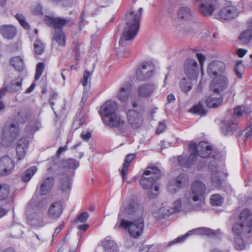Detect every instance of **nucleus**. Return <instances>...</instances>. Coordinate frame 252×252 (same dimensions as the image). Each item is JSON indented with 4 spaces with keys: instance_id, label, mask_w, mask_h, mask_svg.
Instances as JSON below:
<instances>
[{
    "instance_id": "f257e3e1",
    "label": "nucleus",
    "mask_w": 252,
    "mask_h": 252,
    "mask_svg": "<svg viewBox=\"0 0 252 252\" xmlns=\"http://www.w3.org/2000/svg\"><path fill=\"white\" fill-rule=\"evenodd\" d=\"M143 208L138 203L131 202L127 205L123 204L118 214V220H120L119 227L127 230L131 237L137 238L143 232Z\"/></svg>"
},
{
    "instance_id": "f03ea898",
    "label": "nucleus",
    "mask_w": 252,
    "mask_h": 252,
    "mask_svg": "<svg viewBox=\"0 0 252 252\" xmlns=\"http://www.w3.org/2000/svg\"><path fill=\"white\" fill-rule=\"evenodd\" d=\"M161 175L160 171L156 166L149 167L144 171L140 180V185L142 189L148 190L147 195L149 198L154 199L158 194L159 188L153 186Z\"/></svg>"
},
{
    "instance_id": "7ed1b4c3",
    "label": "nucleus",
    "mask_w": 252,
    "mask_h": 252,
    "mask_svg": "<svg viewBox=\"0 0 252 252\" xmlns=\"http://www.w3.org/2000/svg\"><path fill=\"white\" fill-rule=\"evenodd\" d=\"M143 8L140 7L137 11H131L126 16V27L125 28L119 44L124 45L125 41L133 39L137 34L140 26V18Z\"/></svg>"
},
{
    "instance_id": "20e7f679",
    "label": "nucleus",
    "mask_w": 252,
    "mask_h": 252,
    "mask_svg": "<svg viewBox=\"0 0 252 252\" xmlns=\"http://www.w3.org/2000/svg\"><path fill=\"white\" fill-rule=\"evenodd\" d=\"M240 223L234 224L232 231L235 235H244L247 238H252V210L245 209L239 216Z\"/></svg>"
},
{
    "instance_id": "39448f33",
    "label": "nucleus",
    "mask_w": 252,
    "mask_h": 252,
    "mask_svg": "<svg viewBox=\"0 0 252 252\" xmlns=\"http://www.w3.org/2000/svg\"><path fill=\"white\" fill-rule=\"evenodd\" d=\"M102 121L104 124L114 128L117 134L125 135L129 129V126L124 118L117 113L105 116Z\"/></svg>"
},
{
    "instance_id": "423d86ee",
    "label": "nucleus",
    "mask_w": 252,
    "mask_h": 252,
    "mask_svg": "<svg viewBox=\"0 0 252 252\" xmlns=\"http://www.w3.org/2000/svg\"><path fill=\"white\" fill-rule=\"evenodd\" d=\"M206 190V186L201 181L195 180L191 186V191L186 193L190 195L191 202L197 207H201L204 204V194Z\"/></svg>"
},
{
    "instance_id": "0eeeda50",
    "label": "nucleus",
    "mask_w": 252,
    "mask_h": 252,
    "mask_svg": "<svg viewBox=\"0 0 252 252\" xmlns=\"http://www.w3.org/2000/svg\"><path fill=\"white\" fill-rule=\"evenodd\" d=\"M26 214L27 220L31 225L36 227L44 226L43 213L38 208H32L29 206L26 209Z\"/></svg>"
},
{
    "instance_id": "6e6552de",
    "label": "nucleus",
    "mask_w": 252,
    "mask_h": 252,
    "mask_svg": "<svg viewBox=\"0 0 252 252\" xmlns=\"http://www.w3.org/2000/svg\"><path fill=\"white\" fill-rule=\"evenodd\" d=\"M45 22L55 29V31L63 30L64 26L70 27L74 24L73 19L70 17L47 16L44 19Z\"/></svg>"
},
{
    "instance_id": "1a4fd4ad",
    "label": "nucleus",
    "mask_w": 252,
    "mask_h": 252,
    "mask_svg": "<svg viewBox=\"0 0 252 252\" xmlns=\"http://www.w3.org/2000/svg\"><path fill=\"white\" fill-rule=\"evenodd\" d=\"M154 69V66L152 63H143L136 70V79L140 81L146 80L152 76Z\"/></svg>"
},
{
    "instance_id": "9d476101",
    "label": "nucleus",
    "mask_w": 252,
    "mask_h": 252,
    "mask_svg": "<svg viewBox=\"0 0 252 252\" xmlns=\"http://www.w3.org/2000/svg\"><path fill=\"white\" fill-rule=\"evenodd\" d=\"M198 234V235H214L215 232L213 230L206 227H199L196 229H193L191 230L188 231L184 235L180 236L175 239L172 241L169 242L168 246H170L173 244H177L178 243H181L185 241V240L190 235L192 234Z\"/></svg>"
},
{
    "instance_id": "9b49d317",
    "label": "nucleus",
    "mask_w": 252,
    "mask_h": 252,
    "mask_svg": "<svg viewBox=\"0 0 252 252\" xmlns=\"http://www.w3.org/2000/svg\"><path fill=\"white\" fill-rule=\"evenodd\" d=\"M190 195L185 194L183 201L179 199L175 201L173 204V207L171 208L175 212L181 211H187L193 209L194 204L191 202Z\"/></svg>"
},
{
    "instance_id": "f8f14e48",
    "label": "nucleus",
    "mask_w": 252,
    "mask_h": 252,
    "mask_svg": "<svg viewBox=\"0 0 252 252\" xmlns=\"http://www.w3.org/2000/svg\"><path fill=\"white\" fill-rule=\"evenodd\" d=\"M225 65L220 61H213L208 65L207 72L210 77H219L224 71Z\"/></svg>"
},
{
    "instance_id": "ddd939ff",
    "label": "nucleus",
    "mask_w": 252,
    "mask_h": 252,
    "mask_svg": "<svg viewBox=\"0 0 252 252\" xmlns=\"http://www.w3.org/2000/svg\"><path fill=\"white\" fill-rule=\"evenodd\" d=\"M18 128L14 124H11L10 126L6 125L3 130L2 141L4 144V140H7L9 143L13 142L16 139L18 133Z\"/></svg>"
},
{
    "instance_id": "4468645a",
    "label": "nucleus",
    "mask_w": 252,
    "mask_h": 252,
    "mask_svg": "<svg viewBox=\"0 0 252 252\" xmlns=\"http://www.w3.org/2000/svg\"><path fill=\"white\" fill-rule=\"evenodd\" d=\"M228 87V80L227 77L225 75H220L214 81L212 90L214 94H221Z\"/></svg>"
},
{
    "instance_id": "2eb2a0df",
    "label": "nucleus",
    "mask_w": 252,
    "mask_h": 252,
    "mask_svg": "<svg viewBox=\"0 0 252 252\" xmlns=\"http://www.w3.org/2000/svg\"><path fill=\"white\" fill-rule=\"evenodd\" d=\"M187 181L185 174H180L175 179H172L167 186L168 191L171 193H174L185 184Z\"/></svg>"
},
{
    "instance_id": "dca6fc26",
    "label": "nucleus",
    "mask_w": 252,
    "mask_h": 252,
    "mask_svg": "<svg viewBox=\"0 0 252 252\" xmlns=\"http://www.w3.org/2000/svg\"><path fill=\"white\" fill-rule=\"evenodd\" d=\"M14 166L13 161L7 156L0 158V175L5 176L9 174Z\"/></svg>"
},
{
    "instance_id": "f3484780",
    "label": "nucleus",
    "mask_w": 252,
    "mask_h": 252,
    "mask_svg": "<svg viewBox=\"0 0 252 252\" xmlns=\"http://www.w3.org/2000/svg\"><path fill=\"white\" fill-rule=\"evenodd\" d=\"M118 106L117 103L113 100L106 101L100 108L99 110L100 115L102 120L105 116H110L116 113Z\"/></svg>"
},
{
    "instance_id": "a211bd4d",
    "label": "nucleus",
    "mask_w": 252,
    "mask_h": 252,
    "mask_svg": "<svg viewBox=\"0 0 252 252\" xmlns=\"http://www.w3.org/2000/svg\"><path fill=\"white\" fill-rule=\"evenodd\" d=\"M209 167L212 172L211 182L212 185L215 188H220L222 183L220 178V173L216 165V162L215 160L210 161Z\"/></svg>"
},
{
    "instance_id": "6ab92c4d",
    "label": "nucleus",
    "mask_w": 252,
    "mask_h": 252,
    "mask_svg": "<svg viewBox=\"0 0 252 252\" xmlns=\"http://www.w3.org/2000/svg\"><path fill=\"white\" fill-rule=\"evenodd\" d=\"M129 124L133 128H137L142 123V119L139 113L135 110H129L126 114Z\"/></svg>"
},
{
    "instance_id": "aec40b11",
    "label": "nucleus",
    "mask_w": 252,
    "mask_h": 252,
    "mask_svg": "<svg viewBox=\"0 0 252 252\" xmlns=\"http://www.w3.org/2000/svg\"><path fill=\"white\" fill-rule=\"evenodd\" d=\"M197 63L193 59H188L184 65L185 73L188 78L192 79L195 78L197 75Z\"/></svg>"
},
{
    "instance_id": "412c9836",
    "label": "nucleus",
    "mask_w": 252,
    "mask_h": 252,
    "mask_svg": "<svg viewBox=\"0 0 252 252\" xmlns=\"http://www.w3.org/2000/svg\"><path fill=\"white\" fill-rule=\"evenodd\" d=\"M238 15L237 8L233 6H228L221 9L219 12V17L224 20L235 18Z\"/></svg>"
},
{
    "instance_id": "4be33fe9",
    "label": "nucleus",
    "mask_w": 252,
    "mask_h": 252,
    "mask_svg": "<svg viewBox=\"0 0 252 252\" xmlns=\"http://www.w3.org/2000/svg\"><path fill=\"white\" fill-rule=\"evenodd\" d=\"M222 124L223 126L221 128V132L225 136L233 135L238 127L237 123L233 119H225Z\"/></svg>"
},
{
    "instance_id": "5701e85b",
    "label": "nucleus",
    "mask_w": 252,
    "mask_h": 252,
    "mask_svg": "<svg viewBox=\"0 0 252 252\" xmlns=\"http://www.w3.org/2000/svg\"><path fill=\"white\" fill-rule=\"evenodd\" d=\"M132 92V86L129 82H125L118 92V97L121 102L126 101Z\"/></svg>"
},
{
    "instance_id": "b1692460",
    "label": "nucleus",
    "mask_w": 252,
    "mask_h": 252,
    "mask_svg": "<svg viewBox=\"0 0 252 252\" xmlns=\"http://www.w3.org/2000/svg\"><path fill=\"white\" fill-rule=\"evenodd\" d=\"M63 212V205L60 202H55L50 206L48 211V217L56 219L60 217Z\"/></svg>"
},
{
    "instance_id": "393cba45",
    "label": "nucleus",
    "mask_w": 252,
    "mask_h": 252,
    "mask_svg": "<svg viewBox=\"0 0 252 252\" xmlns=\"http://www.w3.org/2000/svg\"><path fill=\"white\" fill-rule=\"evenodd\" d=\"M215 10V4L212 0H204L199 7V12L204 16H211Z\"/></svg>"
},
{
    "instance_id": "a878e982",
    "label": "nucleus",
    "mask_w": 252,
    "mask_h": 252,
    "mask_svg": "<svg viewBox=\"0 0 252 252\" xmlns=\"http://www.w3.org/2000/svg\"><path fill=\"white\" fill-rule=\"evenodd\" d=\"M54 185V179L53 177H45L40 186V194L42 195H45L49 193L52 190Z\"/></svg>"
},
{
    "instance_id": "bb28decb",
    "label": "nucleus",
    "mask_w": 252,
    "mask_h": 252,
    "mask_svg": "<svg viewBox=\"0 0 252 252\" xmlns=\"http://www.w3.org/2000/svg\"><path fill=\"white\" fill-rule=\"evenodd\" d=\"M0 32L4 38L11 39L15 36L17 30L12 25H4L0 27Z\"/></svg>"
},
{
    "instance_id": "cd10ccee",
    "label": "nucleus",
    "mask_w": 252,
    "mask_h": 252,
    "mask_svg": "<svg viewBox=\"0 0 252 252\" xmlns=\"http://www.w3.org/2000/svg\"><path fill=\"white\" fill-rule=\"evenodd\" d=\"M155 87L151 83L145 84L138 87V94L141 97H147L150 96L154 92Z\"/></svg>"
},
{
    "instance_id": "c85d7f7f",
    "label": "nucleus",
    "mask_w": 252,
    "mask_h": 252,
    "mask_svg": "<svg viewBox=\"0 0 252 252\" xmlns=\"http://www.w3.org/2000/svg\"><path fill=\"white\" fill-rule=\"evenodd\" d=\"M222 100L221 94H215L206 99V103L208 107L215 108L221 104Z\"/></svg>"
},
{
    "instance_id": "c756f323",
    "label": "nucleus",
    "mask_w": 252,
    "mask_h": 252,
    "mask_svg": "<svg viewBox=\"0 0 252 252\" xmlns=\"http://www.w3.org/2000/svg\"><path fill=\"white\" fill-rule=\"evenodd\" d=\"M212 151V147L206 142H200L198 145V154L202 158H208L211 154Z\"/></svg>"
},
{
    "instance_id": "7c9ffc66",
    "label": "nucleus",
    "mask_w": 252,
    "mask_h": 252,
    "mask_svg": "<svg viewBox=\"0 0 252 252\" xmlns=\"http://www.w3.org/2000/svg\"><path fill=\"white\" fill-rule=\"evenodd\" d=\"M28 145V142L26 138H22L18 141L16 149L18 159L20 160L24 157Z\"/></svg>"
},
{
    "instance_id": "2f4dec72",
    "label": "nucleus",
    "mask_w": 252,
    "mask_h": 252,
    "mask_svg": "<svg viewBox=\"0 0 252 252\" xmlns=\"http://www.w3.org/2000/svg\"><path fill=\"white\" fill-rule=\"evenodd\" d=\"M189 149L192 152L189 155L186 166L190 167L196 160L197 157V152H198V145L193 143L189 144Z\"/></svg>"
},
{
    "instance_id": "473e14b6",
    "label": "nucleus",
    "mask_w": 252,
    "mask_h": 252,
    "mask_svg": "<svg viewBox=\"0 0 252 252\" xmlns=\"http://www.w3.org/2000/svg\"><path fill=\"white\" fill-rule=\"evenodd\" d=\"M159 213L160 215H158V213H153V216L154 218L158 220L163 219L165 216H168L174 213V211L169 207H162L158 209Z\"/></svg>"
},
{
    "instance_id": "72a5a7b5",
    "label": "nucleus",
    "mask_w": 252,
    "mask_h": 252,
    "mask_svg": "<svg viewBox=\"0 0 252 252\" xmlns=\"http://www.w3.org/2000/svg\"><path fill=\"white\" fill-rule=\"evenodd\" d=\"M179 87L181 91L185 94L189 92L192 87L191 79L189 78L184 77L180 80Z\"/></svg>"
},
{
    "instance_id": "f704fd0d",
    "label": "nucleus",
    "mask_w": 252,
    "mask_h": 252,
    "mask_svg": "<svg viewBox=\"0 0 252 252\" xmlns=\"http://www.w3.org/2000/svg\"><path fill=\"white\" fill-rule=\"evenodd\" d=\"M136 157L135 154H129L126 157L125 163L123 164V167L121 171V175L123 181L125 180V177L127 174V171L129 166L130 162L134 159Z\"/></svg>"
},
{
    "instance_id": "c9c22d12",
    "label": "nucleus",
    "mask_w": 252,
    "mask_h": 252,
    "mask_svg": "<svg viewBox=\"0 0 252 252\" xmlns=\"http://www.w3.org/2000/svg\"><path fill=\"white\" fill-rule=\"evenodd\" d=\"M179 18L184 20L190 18L192 16V11L188 7L183 6L180 8L178 12Z\"/></svg>"
},
{
    "instance_id": "e433bc0d",
    "label": "nucleus",
    "mask_w": 252,
    "mask_h": 252,
    "mask_svg": "<svg viewBox=\"0 0 252 252\" xmlns=\"http://www.w3.org/2000/svg\"><path fill=\"white\" fill-rule=\"evenodd\" d=\"M104 252H117V246L115 242L110 239H106L103 242Z\"/></svg>"
},
{
    "instance_id": "4c0bfd02",
    "label": "nucleus",
    "mask_w": 252,
    "mask_h": 252,
    "mask_svg": "<svg viewBox=\"0 0 252 252\" xmlns=\"http://www.w3.org/2000/svg\"><path fill=\"white\" fill-rule=\"evenodd\" d=\"M239 40L242 44H247L252 39V31L247 28L240 35Z\"/></svg>"
},
{
    "instance_id": "58836bf2",
    "label": "nucleus",
    "mask_w": 252,
    "mask_h": 252,
    "mask_svg": "<svg viewBox=\"0 0 252 252\" xmlns=\"http://www.w3.org/2000/svg\"><path fill=\"white\" fill-rule=\"evenodd\" d=\"M10 64L14 68L19 71L24 69V65L23 59L20 57H15L10 60Z\"/></svg>"
},
{
    "instance_id": "ea45409f",
    "label": "nucleus",
    "mask_w": 252,
    "mask_h": 252,
    "mask_svg": "<svg viewBox=\"0 0 252 252\" xmlns=\"http://www.w3.org/2000/svg\"><path fill=\"white\" fill-rule=\"evenodd\" d=\"M54 39V40L56 41L60 46H65V34L63 30H60V31H55Z\"/></svg>"
},
{
    "instance_id": "a19ab883",
    "label": "nucleus",
    "mask_w": 252,
    "mask_h": 252,
    "mask_svg": "<svg viewBox=\"0 0 252 252\" xmlns=\"http://www.w3.org/2000/svg\"><path fill=\"white\" fill-rule=\"evenodd\" d=\"M41 127L40 123L37 121H32L26 126L25 129L27 132L32 134L38 130Z\"/></svg>"
},
{
    "instance_id": "79ce46f5",
    "label": "nucleus",
    "mask_w": 252,
    "mask_h": 252,
    "mask_svg": "<svg viewBox=\"0 0 252 252\" xmlns=\"http://www.w3.org/2000/svg\"><path fill=\"white\" fill-rule=\"evenodd\" d=\"M36 171L37 168L35 166L32 167L27 170L22 175V180L23 182L25 183L29 182Z\"/></svg>"
},
{
    "instance_id": "37998d69",
    "label": "nucleus",
    "mask_w": 252,
    "mask_h": 252,
    "mask_svg": "<svg viewBox=\"0 0 252 252\" xmlns=\"http://www.w3.org/2000/svg\"><path fill=\"white\" fill-rule=\"evenodd\" d=\"M235 238L234 240V246L236 250H242L245 247V245L243 242V237L245 238L246 239H250V238H247L244 235H240L238 236V235H235Z\"/></svg>"
},
{
    "instance_id": "c03bdc74",
    "label": "nucleus",
    "mask_w": 252,
    "mask_h": 252,
    "mask_svg": "<svg viewBox=\"0 0 252 252\" xmlns=\"http://www.w3.org/2000/svg\"><path fill=\"white\" fill-rule=\"evenodd\" d=\"M61 189L63 192H66L70 189L71 180L68 176L63 177L61 181Z\"/></svg>"
},
{
    "instance_id": "a18cd8bd",
    "label": "nucleus",
    "mask_w": 252,
    "mask_h": 252,
    "mask_svg": "<svg viewBox=\"0 0 252 252\" xmlns=\"http://www.w3.org/2000/svg\"><path fill=\"white\" fill-rule=\"evenodd\" d=\"M223 201V198L220 194H214L211 196L210 203L212 205L220 206L222 204Z\"/></svg>"
},
{
    "instance_id": "49530a36",
    "label": "nucleus",
    "mask_w": 252,
    "mask_h": 252,
    "mask_svg": "<svg viewBox=\"0 0 252 252\" xmlns=\"http://www.w3.org/2000/svg\"><path fill=\"white\" fill-rule=\"evenodd\" d=\"M10 191L9 187L7 185H0V201L7 198Z\"/></svg>"
},
{
    "instance_id": "de8ad7c7",
    "label": "nucleus",
    "mask_w": 252,
    "mask_h": 252,
    "mask_svg": "<svg viewBox=\"0 0 252 252\" xmlns=\"http://www.w3.org/2000/svg\"><path fill=\"white\" fill-rule=\"evenodd\" d=\"M31 117V114L29 112L23 111L18 113L17 116V120L19 123H23L28 120Z\"/></svg>"
},
{
    "instance_id": "09e8293b",
    "label": "nucleus",
    "mask_w": 252,
    "mask_h": 252,
    "mask_svg": "<svg viewBox=\"0 0 252 252\" xmlns=\"http://www.w3.org/2000/svg\"><path fill=\"white\" fill-rule=\"evenodd\" d=\"M191 110L193 113L195 114H198L200 116H204L206 115L207 113L203 105L200 103H198V104L194 105L192 107Z\"/></svg>"
},
{
    "instance_id": "8fccbe9b",
    "label": "nucleus",
    "mask_w": 252,
    "mask_h": 252,
    "mask_svg": "<svg viewBox=\"0 0 252 252\" xmlns=\"http://www.w3.org/2000/svg\"><path fill=\"white\" fill-rule=\"evenodd\" d=\"M93 70L89 71L86 70L84 72L83 79L81 80V82L83 86H86L88 83H90L91 80V76L93 74Z\"/></svg>"
},
{
    "instance_id": "3c124183",
    "label": "nucleus",
    "mask_w": 252,
    "mask_h": 252,
    "mask_svg": "<svg viewBox=\"0 0 252 252\" xmlns=\"http://www.w3.org/2000/svg\"><path fill=\"white\" fill-rule=\"evenodd\" d=\"M44 69V63L42 62L38 63L36 65V73L34 80H37L42 75Z\"/></svg>"
},
{
    "instance_id": "603ef678",
    "label": "nucleus",
    "mask_w": 252,
    "mask_h": 252,
    "mask_svg": "<svg viewBox=\"0 0 252 252\" xmlns=\"http://www.w3.org/2000/svg\"><path fill=\"white\" fill-rule=\"evenodd\" d=\"M15 17L23 28L26 30L30 29L29 24L25 21V17L22 14H17L15 15Z\"/></svg>"
},
{
    "instance_id": "864d4df0",
    "label": "nucleus",
    "mask_w": 252,
    "mask_h": 252,
    "mask_svg": "<svg viewBox=\"0 0 252 252\" xmlns=\"http://www.w3.org/2000/svg\"><path fill=\"white\" fill-rule=\"evenodd\" d=\"M34 50L35 53L41 55L44 51L43 44L39 40H36L34 43Z\"/></svg>"
},
{
    "instance_id": "5fc2aeb1",
    "label": "nucleus",
    "mask_w": 252,
    "mask_h": 252,
    "mask_svg": "<svg viewBox=\"0 0 252 252\" xmlns=\"http://www.w3.org/2000/svg\"><path fill=\"white\" fill-rule=\"evenodd\" d=\"M66 165L69 168L75 169L79 165V162L74 158H68L66 161Z\"/></svg>"
},
{
    "instance_id": "6e6d98bb",
    "label": "nucleus",
    "mask_w": 252,
    "mask_h": 252,
    "mask_svg": "<svg viewBox=\"0 0 252 252\" xmlns=\"http://www.w3.org/2000/svg\"><path fill=\"white\" fill-rule=\"evenodd\" d=\"M32 13L35 15H42V6L40 4L33 5L32 8Z\"/></svg>"
},
{
    "instance_id": "4d7b16f0",
    "label": "nucleus",
    "mask_w": 252,
    "mask_h": 252,
    "mask_svg": "<svg viewBox=\"0 0 252 252\" xmlns=\"http://www.w3.org/2000/svg\"><path fill=\"white\" fill-rule=\"evenodd\" d=\"M89 218V214L87 212H83L80 214L77 220L75 221L77 222L78 221H80L81 222H85Z\"/></svg>"
},
{
    "instance_id": "13d9d810",
    "label": "nucleus",
    "mask_w": 252,
    "mask_h": 252,
    "mask_svg": "<svg viewBox=\"0 0 252 252\" xmlns=\"http://www.w3.org/2000/svg\"><path fill=\"white\" fill-rule=\"evenodd\" d=\"M245 108L244 106H238L234 110V115L235 116L240 117L242 116L243 113L245 111Z\"/></svg>"
},
{
    "instance_id": "bf43d9fd",
    "label": "nucleus",
    "mask_w": 252,
    "mask_h": 252,
    "mask_svg": "<svg viewBox=\"0 0 252 252\" xmlns=\"http://www.w3.org/2000/svg\"><path fill=\"white\" fill-rule=\"evenodd\" d=\"M178 163L182 166L189 168L186 166L188 159L186 160L185 156H180L178 158Z\"/></svg>"
},
{
    "instance_id": "052dcab7",
    "label": "nucleus",
    "mask_w": 252,
    "mask_h": 252,
    "mask_svg": "<svg viewBox=\"0 0 252 252\" xmlns=\"http://www.w3.org/2000/svg\"><path fill=\"white\" fill-rule=\"evenodd\" d=\"M58 97V94L56 93H53L50 96V105L52 107L53 110H54L53 106L55 104L54 100L57 99Z\"/></svg>"
},
{
    "instance_id": "680f3d73",
    "label": "nucleus",
    "mask_w": 252,
    "mask_h": 252,
    "mask_svg": "<svg viewBox=\"0 0 252 252\" xmlns=\"http://www.w3.org/2000/svg\"><path fill=\"white\" fill-rule=\"evenodd\" d=\"M196 56L199 61V63H200V64L201 65V67L202 68L204 62L205 60V57L203 54H202L201 53H197Z\"/></svg>"
},
{
    "instance_id": "e2e57ef3",
    "label": "nucleus",
    "mask_w": 252,
    "mask_h": 252,
    "mask_svg": "<svg viewBox=\"0 0 252 252\" xmlns=\"http://www.w3.org/2000/svg\"><path fill=\"white\" fill-rule=\"evenodd\" d=\"M165 125L163 122H159L157 129V132L158 134L162 133L165 129Z\"/></svg>"
},
{
    "instance_id": "0e129e2a",
    "label": "nucleus",
    "mask_w": 252,
    "mask_h": 252,
    "mask_svg": "<svg viewBox=\"0 0 252 252\" xmlns=\"http://www.w3.org/2000/svg\"><path fill=\"white\" fill-rule=\"evenodd\" d=\"M245 131V136L246 139H248L252 136V128L251 126L247 128Z\"/></svg>"
},
{
    "instance_id": "69168bd1",
    "label": "nucleus",
    "mask_w": 252,
    "mask_h": 252,
    "mask_svg": "<svg viewBox=\"0 0 252 252\" xmlns=\"http://www.w3.org/2000/svg\"><path fill=\"white\" fill-rule=\"evenodd\" d=\"M63 227H64V224H61V225L59 227L56 228L54 234H53V237L55 238V237H57L58 235V234H59V233L60 232V231L62 230V229L63 228Z\"/></svg>"
},
{
    "instance_id": "338daca9",
    "label": "nucleus",
    "mask_w": 252,
    "mask_h": 252,
    "mask_svg": "<svg viewBox=\"0 0 252 252\" xmlns=\"http://www.w3.org/2000/svg\"><path fill=\"white\" fill-rule=\"evenodd\" d=\"M153 246L149 247L148 246H145L141 249L139 252H153Z\"/></svg>"
},
{
    "instance_id": "774afa93",
    "label": "nucleus",
    "mask_w": 252,
    "mask_h": 252,
    "mask_svg": "<svg viewBox=\"0 0 252 252\" xmlns=\"http://www.w3.org/2000/svg\"><path fill=\"white\" fill-rule=\"evenodd\" d=\"M246 26L247 28L252 31V17L249 18L247 20Z\"/></svg>"
}]
</instances>
